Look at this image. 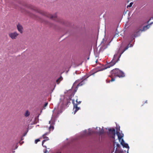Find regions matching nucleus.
I'll use <instances>...</instances> for the list:
<instances>
[{
  "instance_id": "14",
  "label": "nucleus",
  "mask_w": 153,
  "mask_h": 153,
  "mask_svg": "<svg viewBox=\"0 0 153 153\" xmlns=\"http://www.w3.org/2000/svg\"><path fill=\"white\" fill-rule=\"evenodd\" d=\"M48 17H50L51 19H53V18H55L56 17H57V15L56 14H55L54 16H53L51 15H50Z\"/></svg>"
},
{
  "instance_id": "15",
  "label": "nucleus",
  "mask_w": 153,
  "mask_h": 153,
  "mask_svg": "<svg viewBox=\"0 0 153 153\" xmlns=\"http://www.w3.org/2000/svg\"><path fill=\"white\" fill-rule=\"evenodd\" d=\"M109 45V44H108L107 45H103L102 47V48L103 49H105L107 47L108 45Z\"/></svg>"
},
{
  "instance_id": "9",
  "label": "nucleus",
  "mask_w": 153,
  "mask_h": 153,
  "mask_svg": "<svg viewBox=\"0 0 153 153\" xmlns=\"http://www.w3.org/2000/svg\"><path fill=\"white\" fill-rule=\"evenodd\" d=\"M117 135L118 136L119 140H122V138L124 136L123 134L122 133H120L119 132L117 131Z\"/></svg>"
},
{
  "instance_id": "6",
  "label": "nucleus",
  "mask_w": 153,
  "mask_h": 153,
  "mask_svg": "<svg viewBox=\"0 0 153 153\" xmlns=\"http://www.w3.org/2000/svg\"><path fill=\"white\" fill-rule=\"evenodd\" d=\"M18 34L16 32L10 33L9 34V36L12 39H16Z\"/></svg>"
},
{
  "instance_id": "26",
  "label": "nucleus",
  "mask_w": 153,
  "mask_h": 153,
  "mask_svg": "<svg viewBox=\"0 0 153 153\" xmlns=\"http://www.w3.org/2000/svg\"><path fill=\"white\" fill-rule=\"evenodd\" d=\"M77 100H78V99H77L76 100V104H77V103H78V102H79H79H78V101Z\"/></svg>"
},
{
  "instance_id": "31",
  "label": "nucleus",
  "mask_w": 153,
  "mask_h": 153,
  "mask_svg": "<svg viewBox=\"0 0 153 153\" xmlns=\"http://www.w3.org/2000/svg\"><path fill=\"white\" fill-rule=\"evenodd\" d=\"M131 45L130 46V47H131L132 46H131Z\"/></svg>"
},
{
  "instance_id": "20",
  "label": "nucleus",
  "mask_w": 153,
  "mask_h": 153,
  "mask_svg": "<svg viewBox=\"0 0 153 153\" xmlns=\"http://www.w3.org/2000/svg\"><path fill=\"white\" fill-rule=\"evenodd\" d=\"M133 4V2H131L127 6V7L128 8V7H131L132 6Z\"/></svg>"
},
{
  "instance_id": "28",
  "label": "nucleus",
  "mask_w": 153,
  "mask_h": 153,
  "mask_svg": "<svg viewBox=\"0 0 153 153\" xmlns=\"http://www.w3.org/2000/svg\"><path fill=\"white\" fill-rule=\"evenodd\" d=\"M43 146L44 147H45V148H46V147H46V146H44V145H43V146Z\"/></svg>"
},
{
  "instance_id": "34",
  "label": "nucleus",
  "mask_w": 153,
  "mask_h": 153,
  "mask_svg": "<svg viewBox=\"0 0 153 153\" xmlns=\"http://www.w3.org/2000/svg\"><path fill=\"white\" fill-rule=\"evenodd\" d=\"M97 62V60H96V62Z\"/></svg>"
},
{
  "instance_id": "17",
  "label": "nucleus",
  "mask_w": 153,
  "mask_h": 153,
  "mask_svg": "<svg viewBox=\"0 0 153 153\" xmlns=\"http://www.w3.org/2000/svg\"><path fill=\"white\" fill-rule=\"evenodd\" d=\"M115 78H112L111 79V80H106V82L107 83H109L111 81L112 82L114 81L115 80Z\"/></svg>"
},
{
  "instance_id": "1",
  "label": "nucleus",
  "mask_w": 153,
  "mask_h": 153,
  "mask_svg": "<svg viewBox=\"0 0 153 153\" xmlns=\"http://www.w3.org/2000/svg\"><path fill=\"white\" fill-rule=\"evenodd\" d=\"M121 55L122 53H120L119 52L116 53L114 55V57L111 62L108 63L105 65V68L104 69H106L114 65L119 60Z\"/></svg>"
},
{
  "instance_id": "5",
  "label": "nucleus",
  "mask_w": 153,
  "mask_h": 153,
  "mask_svg": "<svg viewBox=\"0 0 153 153\" xmlns=\"http://www.w3.org/2000/svg\"><path fill=\"white\" fill-rule=\"evenodd\" d=\"M108 130L110 133L111 134V137L113 139H114L115 136V129L114 128H109Z\"/></svg>"
},
{
  "instance_id": "29",
  "label": "nucleus",
  "mask_w": 153,
  "mask_h": 153,
  "mask_svg": "<svg viewBox=\"0 0 153 153\" xmlns=\"http://www.w3.org/2000/svg\"><path fill=\"white\" fill-rule=\"evenodd\" d=\"M136 35H135V36H135V37H136L137 36H136Z\"/></svg>"
},
{
  "instance_id": "13",
  "label": "nucleus",
  "mask_w": 153,
  "mask_h": 153,
  "mask_svg": "<svg viewBox=\"0 0 153 153\" xmlns=\"http://www.w3.org/2000/svg\"><path fill=\"white\" fill-rule=\"evenodd\" d=\"M45 137V138H43L45 139L44 140H43L42 142V146H43V144H44V143L45 141H47V140H49V139L48 137H46V136H45V137Z\"/></svg>"
},
{
  "instance_id": "7",
  "label": "nucleus",
  "mask_w": 153,
  "mask_h": 153,
  "mask_svg": "<svg viewBox=\"0 0 153 153\" xmlns=\"http://www.w3.org/2000/svg\"><path fill=\"white\" fill-rule=\"evenodd\" d=\"M121 144L123 146V147H125L128 149L127 152H128L129 147L127 143H125L123 139H122Z\"/></svg>"
},
{
  "instance_id": "24",
  "label": "nucleus",
  "mask_w": 153,
  "mask_h": 153,
  "mask_svg": "<svg viewBox=\"0 0 153 153\" xmlns=\"http://www.w3.org/2000/svg\"><path fill=\"white\" fill-rule=\"evenodd\" d=\"M48 104V102L45 103L44 105V107H46V106Z\"/></svg>"
},
{
  "instance_id": "27",
  "label": "nucleus",
  "mask_w": 153,
  "mask_h": 153,
  "mask_svg": "<svg viewBox=\"0 0 153 153\" xmlns=\"http://www.w3.org/2000/svg\"><path fill=\"white\" fill-rule=\"evenodd\" d=\"M152 24H153V22H152L150 24H149V25L150 26V25H151Z\"/></svg>"
},
{
  "instance_id": "30",
  "label": "nucleus",
  "mask_w": 153,
  "mask_h": 153,
  "mask_svg": "<svg viewBox=\"0 0 153 153\" xmlns=\"http://www.w3.org/2000/svg\"><path fill=\"white\" fill-rule=\"evenodd\" d=\"M150 20H151V19L149 21H148L147 22V23H148Z\"/></svg>"
},
{
  "instance_id": "8",
  "label": "nucleus",
  "mask_w": 153,
  "mask_h": 153,
  "mask_svg": "<svg viewBox=\"0 0 153 153\" xmlns=\"http://www.w3.org/2000/svg\"><path fill=\"white\" fill-rule=\"evenodd\" d=\"M87 131L86 130H85L84 131V133L85 135H89L93 134H94L95 133V132L94 131H93V129H90V128H89L88 129V132L87 133H86Z\"/></svg>"
},
{
  "instance_id": "4",
  "label": "nucleus",
  "mask_w": 153,
  "mask_h": 153,
  "mask_svg": "<svg viewBox=\"0 0 153 153\" xmlns=\"http://www.w3.org/2000/svg\"><path fill=\"white\" fill-rule=\"evenodd\" d=\"M81 102V101H79L77 104H75L74 103V100H72V103L73 104L74 107L73 108V111H74V114H75L76 112L79 110L80 109V108L78 107L77 105L78 104H80Z\"/></svg>"
},
{
  "instance_id": "3",
  "label": "nucleus",
  "mask_w": 153,
  "mask_h": 153,
  "mask_svg": "<svg viewBox=\"0 0 153 153\" xmlns=\"http://www.w3.org/2000/svg\"><path fill=\"white\" fill-rule=\"evenodd\" d=\"M86 79H84L83 80H82L80 82H79L80 80H78L76 81V82L74 83L73 86L74 87L75 86H76L75 90V92L76 91L77 89L78 88L79 86H81L85 84L84 81Z\"/></svg>"
},
{
  "instance_id": "11",
  "label": "nucleus",
  "mask_w": 153,
  "mask_h": 153,
  "mask_svg": "<svg viewBox=\"0 0 153 153\" xmlns=\"http://www.w3.org/2000/svg\"><path fill=\"white\" fill-rule=\"evenodd\" d=\"M17 28L18 30L21 33H22L23 32V28L22 26L19 24L17 25Z\"/></svg>"
},
{
  "instance_id": "22",
  "label": "nucleus",
  "mask_w": 153,
  "mask_h": 153,
  "mask_svg": "<svg viewBox=\"0 0 153 153\" xmlns=\"http://www.w3.org/2000/svg\"><path fill=\"white\" fill-rule=\"evenodd\" d=\"M48 134V133H45L42 136L43 138H45V137H45V136H46V135H47Z\"/></svg>"
},
{
  "instance_id": "16",
  "label": "nucleus",
  "mask_w": 153,
  "mask_h": 153,
  "mask_svg": "<svg viewBox=\"0 0 153 153\" xmlns=\"http://www.w3.org/2000/svg\"><path fill=\"white\" fill-rule=\"evenodd\" d=\"M128 45L125 48V49H124V50H123V51L121 53L120 51V50L119 51L117 52H119L120 53H122V54L123 53V52L126 50L127 49H128V48L129 47H128Z\"/></svg>"
},
{
  "instance_id": "35",
  "label": "nucleus",
  "mask_w": 153,
  "mask_h": 153,
  "mask_svg": "<svg viewBox=\"0 0 153 153\" xmlns=\"http://www.w3.org/2000/svg\"><path fill=\"white\" fill-rule=\"evenodd\" d=\"M127 153H128V152H127Z\"/></svg>"
},
{
  "instance_id": "32",
  "label": "nucleus",
  "mask_w": 153,
  "mask_h": 153,
  "mask_svg": "<svg viewBox=\"0 0 153 153\" xmlns=\"http://www.w3.org/2000/svg\"><path fill=\"white\" fill-rule=\"evenodd\" d=\"M97 127L96 128L97 129Z\"/></svg>"
},
{
  "instance_id": "18",
  "label": "nucleus",
  "mask_w": 153,
  "mask_h": 153,
  "mask_svg": "<svg viewBox=\"0 0 153 153\" xmlns=\"http://www.w3.org/2000/svg\"><path fill=\"white\" fill-rule=\"evenodd\" d=\"M62 77L61 76H60L59 79H57L56 80V82L57 83V84H59V82H58V81L59 80L61 81L62 80Z\"/></svg>"
},
{
  "instance_id": "2",
  "label": "nucleus",
  "mask_w": 153,
  "mask_h": 153,
  "mask_svg": "<svg viewBox=\"0 0 153 153\" xmlns=\"http://www.w3.org/2000/svg\"><path fill=\"white\" fill-rule=\"evenodd\" d=\"M111 74L112 76L122 77L125 76V74L123 72L118 68H115L112 70L111 71Z\"/></svg>"
},
{
  "instance_id": "25",
  "label": "nucleus",
  "mask_w": 153,
  "mask_h": 153,
  "mask_svg": "<svg viewBox=\"0 0 153 153\" xmlns=\"http://www.w3.org/2000/svg\"><path fill=\"white\" fill-rule=\"evenodd\" d=\"M47 149H46V150L44 152V153H46V152H47Z\"/></svg>"
},
{
  "instance_id": "23",
  "label": "nucleus",
  "mask_w": 153,
  "mask_h": 153,
  "mask_svg": "<svg viewBox=\"0 0 153 153\" xmlns=\"http://www.w3.org/2000/svg\"><path fill=\"white\" fill-rule=\"evenodd\" d=\"M52 128L53 130L54 129V127L53 126H50L49 127V128Z\"/></svg>"
},
{
  "instance_id": "10",
  "label": "nucleus",
  "mask_w": 153,
  "mask_h": 153,
  "mask_svg": "<svg viewBox=\"0 0 153 153\" xmlns=\"http://www.w3.org/2000/svg\"><path fill=\"white\" fill-rule=\"evenodd\" d=\"M150 27V26L149 25V24L144 26L143 27L142 30L138 31L136 33H139L140 30H141L142 31H144L147 30Z\"/></svg>"
},
{
  "instance_id": "21",
  "label": "nucleus",
  "mask_w": 153,
  "mask_h": 153,
  "mask_svg": "<svg viewBox=\"0 0 153 153\" xmlns=\"http://www.w3.org/2000/svg\"><path fill=\"white\" fill-rule=\"evenodd\" d=\"M40 141L39 140V139H37L35 140V143L36 144L39 141Z\"/></svg>"
},
{
  "instance_id": "33",
  "label": "nucleus",
  "mask_w": 153,
  "mask_h": 153,
  "mask_svg": "<svg viewBox=\"0 0 153 153\" xmlns=\"http://www.w3.org/2000/svg\"><path fill=\"white\" fill-rule=\"evenodd\" d=\"M119 129H120V126H119Z\"/></svg>"
},
{
  "instance_id": "12",
  "label": "nucleus",
  "mask_w": 153,
  "mask_h": 153,
  "mask_svg": "<svg viewBox=\"0 0 153 153\" xmlns=\"http://www.w3.org/2000/svg\"><path fill=\"white\" fill-rule=\"evenodd\" d=\"M99 130L97 132V133L99 134H101L103 133H104V130L102 128V129H101L100 128H99Z\"/></svg>"
},
{
  "instance_id": "19",
  "label": "nucleus",
  "mask_w": 153,
  "mask_h": 153,
  "mask_svg": "<svg viewBox=\"0 0 153 153\" xmlns=\"http://www.w3.org/2000/svg\"><path fill=\"white\" fill-rule=\"evenodd\" d=\"M29 115L30 114L28 111H26L25 114V116L26 117H28Z\"/></svg>"
}]
</instances>
